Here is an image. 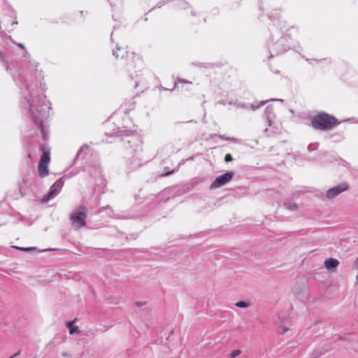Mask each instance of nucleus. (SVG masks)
I'll use <instances>...</instances> for the list:
<instances>
[{"instance_id":"6e6552de","label":"nucleus","mask_w":358,"mask_h":358,"mask_svg":"<svg viewBox=\"0 0 358 358\" xmlns=\"http://www.w3.org/2000/svg\"><path fill=\"white\" fill-rule=\"evenodd\" d=\"M349 185L346 182H341L338 185L333 187L327 190L326 196L329 199H333L341 193L349 189Z\"/></svg>"},{"instance_id":"58836bf2","label":"nucleus","mask_w":358,"mask_h":358,"mask_svg":"<svg viewBox=\"0 0 358 358\" xmlns=\"http://www.w3.org/2000/svg\"><path fill=\"white\" fill-rule=\"evenodd\" d=\"M311 358H318V356H314V354H313Z\"/></svg>"},{"instance_id":"7c9ffc66","label":"nucleus","mask_w":358,"mask_h":358,"mask_svg":"<svg viewBox=\"0 0 358 358\" xmlns=\"http://www.w3.org/2000/svg\"><path fill=\"white\" fill-rule=\"evenodd\" d=\"M354 267L358 270V257L354 262Z\"/></svg>"},{"instance_id":"7ed1b4c3","label":"nucleus","mask_w":358,"mask_h":358,"mask_svg":"<svg viewBox=\"0 0 358 358\" xmlns=\"http://www.w3.org/2000/svg\"><path fill=\"white\" fill-rule=\"evenodd\" d=\"M87 213V208L83 205H80L72 211L70 220L75 229H80L86 225Z\"/></svg>"},{"instance_id":"dca6fc26","label":"nucleus","mask_w":358,"mask_h":358,"mask_svg":"<svg viewBox=\"0 0 358 358\" xmlns=\"http://www.w3.org/2000/svg\"><path fill=\"white\" fill-rule=\"evenodd\" d=\"M85 149L86 150L88 149L87 146L83 145V146L80 148V149L78 151L77 155L76 156L75 160H78L80 157H82V158L85 157Z\"/></svg>"},{"instance_id":"37998d69","label":"nucleus","mask_w":358,"mask_h":358,"mask_svg":"<svg viewBox=\"0 0 358 358\" xmlns=\"http://www.w3.org/2000/svg\"><path fill=\"white\" fill-rule=\"evenodd\" d=\"M173 334V331L172 330L170 333V334Z\"/></svg>"},{"instance_id":"cd10ccee","label":"nucleus","mask_w":358,"mask_h":358,"mask_svg":"<svg viewBox=\"0 0 358 358\" xmlns=\"http://www.w3.org/2000/svg\"><path fill=\"white\" fill-rule=\"evenodd\" d=\"M287 331H288V328H287L285 327H281L280 333L282 334H285Z\"/></svg>"},{"instance_id":"f03ea898","label":"nucleus","mask_w":358,"mask_h":358,"mask_svg":"<svg viewBox=\"0 0 358 358\" xmlns=\"http://www.w3.org/2000/svg\"><path fill=\"white\" fill-rule=\"evenodd\" d=\"M341 122L334 115L325 112H320L311 120L310 125L319 131H329L338 125Z\"/></svg>"},{"instance_id":"393cba45","label":"nucleus","mask_w":358,"mask_h":358,"mask_svg":"<svg viewBox=\"0 0 358 358\" xmlns=\"http://www.w3.org/2000/svg\"><path fill=\"white\" fill-rule=\"evenodd\" d=\"M227 141H232V142H234V143H241V140L236 138V137H229L227 138Z\"/></svg>"},{"instance_id":"5701e85b","label":"nucleus","mask_w":358,"mask_h":358,"mask_svg":"<svg viewBox=\"0 0 358 358\" xmlns=\"http://www.w3.org/2000/svg\"><path fill=\"white\" fill-rule=\"evenodd\" d=\"M278 26L280 27V29H282L285 28V22H280L278 21L277 24L275 23H273V27Z\"/></svg>"},{"instance_id":"20e7f679","label":"nucleus","mask_w":358,"mask_h":358,"mask_svg":"<svg viewBox=\"0 0 358 358\" xmlns=\"http://www.w3.org/2000/svg\"><path fill=\"white\" fill-rule=\"evenodd\" d=\"M273 31V29L271 28V41H272L271 42V43L268 45L269 52H270L269 58L274 57V55L281 54V53L287 51V46H285L283 44L284 40H283L282 37L281 36L282 33H280L278 34V36H280V38L279 40H278L276 42H274Z\"/></svg>"},{"instance_id":"f704fd0d","label":"nucleus","mask_w":358,"mask_h":358,"mask_svg":"<svg viewBox=\"0 0 358 358\" xmlns=\"http://www.w3.org/2000/svg\"><path fill=\"white\" fill-rule=\"evenodd\" d=\"M220 138L222 140H225V141H227V136H224V135H221L220 136Z\"/></svg>"},{"instance_id":"c85d7f7f","label":"nucleus","mask_w":358,"mask_h":358,"mask_svg":"<svg viewBox=\"0 0 358 358\" xmlns=\"http://www.w3.org/2000/svg\"><path fill=\"white\" fill-rule=\"evenodd\" d=\"M145 304V301H137L136 303V305L138 307H141V306H143Z\"/></svg>"},{"instance_id":"ddd939ff","label":"nucleus","mask_w":358,"mask_h":358,"mask_svg":"<svg viewBox=\"0 0 358 358\" xmlns=\"http://www.w3.org/2000/svg\"><path fill=\"white\" fill-rule=\"evenodd\" d=\"M38 170L41 178L45 177L49 174L48 164L39 162Z\"/></svg>"},{"instance_id":"a19ab883","label":"nucleus","mask_w":358,"mask_h":358,"mask_svg":"<svg viewBox=\"0 0 358 358\" xmlns=\"http://www.w3.org/2000/svg\"><path fill=\"white\" fill-rule=\"evenodd\" d=\"M193 122L192 120H189V121H187L186 122L188 123V122Z\"/></svg>"},{"instance_id":"f257e3e1","label":"nucleus","mask_w":358,"mask_h":358,"mask_svg":"<svg viewBox=\"0 0 358 358\" xmlns=\"http://www.w3.org/2000/svg\"><path fill=\"white\" fill-rule=\"evenodd\" d=\"M24 86L29 94V98L24 96L27 107L32 116L33 120L36 125L38 126L42 134L44 141L48 140V134L46 131L44 125V121L49 116V110L51 108L50 103L46 99L45 96L35 95L33 90L30 88V84L26 78H24L21 74L20 75Z\"/></svg>"},{"instance_id":"39448f33","label":"nucleus","mask_w":358,"mask_h":358,"mask_svg":"<svg viewBox=\"0 0 358 358\" xmlns=\"http://www.w3.org/2000/svg\"><path fill=\"white\" fill-rule=\"evenodd\" d=\"M235 175V172L233 171H227L222 175L217 176L215 180L210 184V189L219 188L229 181H231Z\"/></svg>"},{"instance_id":"423d86ee","label":"nucleus","mask_w":358,"mask_h":358,"mask_svg":"<svg viewBox=\"0 0 358 358\" xmlns=\"http://www.w3.org/2000/svg\"><path fill=\"white\" fill-rule=\"evenodd\" d=\"M124 146L127 150H131L134 152L142 150L140 139L136 136H129L124 139Z\"/></svg>"},{"instance_id":"f3484780","label":"nucleus","mask_w":358,"mask_h":358,"mask_svg":"<svg viewBox=\"0 0 358 358\" xmlns=\"http://www.w3.org/2000/svg\"><path fill=\"white\" fill-rule=\"evenodd\" d=\"M250 305V303L244 301H240L235 303L236 306H237L238 308H246L249 307Z\"/></svg>"},{"instance_id":"f8f14e48","label":"nucleus","mask_w":358,"mask_h":358,"mask_svg":"<svg viewBox=\"0 0 358 358\" xmlns=\"http://www.w3.org/2000/svg\"><path fill=\"white\" fill-rule=\"evenodd\" d=\"M339 265V262L338 259L334 258H329L325 260L324 266L328 270H333L336 268Z\"/></svg>"},{"instance_id":"4be33fe9","label":"nucleus","mask_w":358,"mask_h":358,"mask_svg":"<svg viewBox=\"0 0 358 358\" xmlns=\"http://www.w3.org/2000/svg\"><path fill=\"white\" fill-rule=\"evenodd\" d=\"M240 350H235L230 354V358H235L236 357L238 356L241 354Z\"/></svg>"},{"instance_id":"aec40b11","label":"nucleus","mask_w":358,"mask_h":358,"mask_svg":"<svg viewBox=\"0 0 358 358\" xmlns=\"http://www.w3.org/2000/svg\"><path fill=\"white\" fill-rule=\"evenodd\" d=\"M15 248L17 249V250H22V251H26V252H28V251H32V250H37V248L36 247H28V248H22V247H15Z\"/></svg>"},{"instance_id":"473e14b6","label":"nucleus","mask_w":358,"mask_h":358,"mask_svg":"<svg viewBox=\"0 0 358 358\" xmlns=\"http://www.w3.org/2000/svg\"><path fill=\"white\" fill-rule=\"evenodd\" d=\"M347 337H348V335H345V336H339V337H338V339H339V340L347 341Z\"/></svg>"},{"instance_id":"a18cd8bd","label":"nucleus","mask_w":358,"mask_h":358,"mask_svg":"<svg viewBox=\"0 0 358 358\" xmlns=\"http://www.w3.org/2000/svg\"><path fill=\"white\" fill-rule=\"evenodd\" d=\"M34 358H36V357H34Z\"/></svg>"},{"instance_id":"a211bd4d","label":"nucleus","mask_w":358,"mask_h":358,"mask_svg":"<svg viewBox=\"0 0 358 358\" xmlns=\"http://www.w3.org/2000/svg\"><path fill=\"white\" fill-rule=\"evenodd\" d=\"M118 52H124V50L123 49H122L118 45H117L115 50H113V55L116 59L120 57V55H119Z\"/></svg>"},{"instance_id":"9d476101","label":"nucleus","mask_w":358,"mask_h":358,"mask_svg":"<svg viewBox=\"0 0 358 358\" xmlns=\"http://www.w3.org/2000/svg\"><path fill=\"white\" fill-rule=\"evenodd\" d=\"M124 53L126 55V65L128 67H135V65L134 64L135 63V58L136 55L134 52L128 53V52L124 51ZM120 57L123 59L124 57V52H119Z\"/></svg>"},{"instance_id":"a878e982","label":"nucleus","mask_w":358,"mask_h":358,"mask_svg":"<svg viewBox=\"0 0 358 358\" xmlns=\"http://www.w3.org/2000/svg\"><path fill=\"white\" fill-rule=\"evenodd\" d=\"M224 161L226 162H229L233 161V157L230 154H227L224 157Z\"/></svg>"},{"instance_id":"ea45409f","label":"nucleus","mask_w":358,"mask_h":358,"mask_svg":"<svg viewBox=\"0 0 358 358\" xmlns=\"http://www.w3.org/2000/svg\"><path fill=\"white\" fill-rule=\"evenodd\" d=\"M17 24V21H16V20L13 21V23H12V24Z\"/></svg>"},{"instance_id":"6ab92c4d","label":"nucleus","mask_w":358,"mask_h":358,"mask_svg":"<svg viewBox=\"0 0 358 358\" xmlns=\"http://www.w3.org/2000/svg\"><path fill=\"white\" fill-rule=\"evenodd\" d=\"M0 62H1L6 66L7 71H9V65L6 59H5L3 52L0 50Z\"/></svg>"},{"instance_id":"79ce46f5","label":"nucleus","mask_w":358,"mask_h":358,"mask_svg":"<svg viewBox=\"0 0 358 358\" xmlns=\"http://www.w3.org/2000/svg\"><path fill=\"white\" fill-rule=\"evenodd\" d=\"M356 279H357V280L358 281V274H357V276H356Z\"/></svg>"},{"instance_id":"72a5a7b5","label":"nucleus","mask_w":358,"mask_h":358,"mask_svg":"<svg viewBox=\"0 0 358 358\" xmlns=\"http://www.w3.org/2000/svg\"><path fill=\"white\" fill-rule=\"evenodd\" d=\"M164 4H165V3H164V2H161V1H160V2H159V3L157 4V6H157V8H161V7H162L163 5H164Z\"/></svg>"},{"instance_id":"bb28decb","label":"nucleus","mask_w":358,"mask_h":358,"mask_svg":"<svg viewBox=\"0 0 358 358\" xmlns=\"http://www.w3.org/2000/svg\"><path fill=\"white\" fill-rule=\"evenodd\" d=\"M265 103H266V101H262V102L260 103V104L257 105V106H255V105L252 104V108L253 110H255V109H257V108H259V107H260V106L264 105Z\"/></svg>"},{"instance_id":"2eb2a0df","label":"nucleus","mask_w":358,"mask_h":358,"mask_svg":"<svg viewBox=\"0 0 358 358\" xmlns=\"http://www.w3.org/2000/svg\"><path fill=\"white\" fill-rule=\"evenodd\" d=\"M74 321H71V322H69L67 323V327L69 328V334L71 335H73L76 333H78L79 332V328L78 326H74L73 324Z\"/></svg>"},{"instance_id":"1a4fd4ad","label":"nucleus","mask_w":358,"mask_h":358,"mask_svg":"<svg viewBox=\"0 0 358 358\" xmlns=\"http://www.w3.org/2000/svg\"><path fill=\"white\" fill-rule=\"evenodd\" d=\"M39 150L42 152L39 162L45 164H48L50 161V148L45 143L40 144Z\"/></svg>"},{"instance_id":"c756f323","label":"nucleus","mask_w":358,"mask_h":358,"mask_svg":"<svg viewBox=\"0 0 358 358\" xmlns=\"http://www.w3.org/2000/svg\"><path fill=\"white\" fill-rule=\"evenodd\" d=\"M21 350H18L16 353H15L13 355L10 356L9 358H15L20 355Z\"/></svg>"},{"instance_id":"2f4dec72","label":"nucleus","mask_w":358,"mask_h":358,"mask_svg":"<svg viewBox=\"0 0 358 358\" xmlns=\"http://www.w3.org/2000/svg\"><path fill=\"white\" fill-rule=\"evenodd\" d=\"M173 172H174V171H171L170 172H167V173H163V174H162V176H164H164H168L172 174Z\"/></svg>"},{"instance_id":"e433bc0d","label":"nucleus","mask_w":358,"mask_h":358,"mask_svg":"<svg viewBox=\"0 0 358 358\" xmlns=\"http://www.w3.org/2000/svg\"><path fill=\"white\" fill-rule=\"evenodd\" d=\"M182 8H185V6H187V5H188V3H187V2L182 1Z\"/></svg>"},{"instance_id":"4c0bfd02","label":"nucleus","mask_w":358,"mask_h":358,"mask_svg":"<svg viewBox=\"0 0 358 358\" xmlns=\"http://www.w3.org/2000/svg\"><path fill=\"white\" fill-rule=\"evenodd\" d=\"M272 17H273V13H271V15H269V18H270V19H272Z\"/></svg>"},{"instance_id":"4468645a","label":"nucleus","mask_w":358,"mask_h":358,"mask_svg":"<svg viewBox=\"0 0 358 358\" xmlns=\"http://www.w3.org/2000/svg\"><path fill=\"white\" fill-rule=\"evenodd\" d=\"M283 206H285V208L292 211H294L298 209L297 204L295 202L292 201L290 199H285L283 202Z\"/></svg>"},{"instance_id":"c9c22d12","label":"nucleus","mask_w":358,"mask_h":358,"mask_svg":"<svg viewBox=\"0 0 358 358\" xmlns=\"http://www.w3.org/2000/svg\"><path fill=\"white\" fill-rule=\"evenodd\" d=\"M18 47H20L22 49H24V45L22 43H18Z\"/></svg>"},{"instance_id":"c03bdc74","label":"nucleus","mask_w":358,"mask_h":358,"mask_svg":"<svg viewBox=\"0 0 358 358\" xmlns=\"http://www.w3.org/2000/svg\"><path fill=\"white\" fill-rule=\"evenodd\" d=\"M113 33L112 32L111 33V36H110L111 38L113 37Z\"/></svg>"},{"instance_id":"9b49d317","label":"nucleus","mask_w":358,"mask_h":358,"mask_svg":"<svg viewBox=\"0 0 358 358\" xmlns=\"http://www.w3.org/2000/svg\"><path fill=\"white\" fill-rule=\"evenodd\" d=\"M265 117L267 120L268 126H271L272 120L275 117L274 113L273 106L272 105H268L264 112Z\"/></svg>"},{"instance_id":"412c9836","label":"nucleus","mask_w":358,"mask_h":358,"mask_svg":"<svg viewBox=\"0 0 358 358\" xmlns=\"http://www.w3.org/2000/svg\"><path fill=\"white\" fill-rule=\"evenodd\" d=\"M178 83H189L192 84L191 81L182 79V78H178L176 82L175 83L174 88H176Z\"/></svg>"},{"instance_id":"b1692460","label":"nucleus","mask_w":358,"mask_h":358,"mask_svg":"<svg viewBox=\"0 0 358 358\" xmlns=\"http://www.w3.org/2000/svg\"><path fill=\"white\" fill-rule=\"evenodd\" d=\"M319 145L318 143H316L315 144H310L308 146V149L309 151H313L314 150H316Z\"/></svg>"},{"instance_id":"0eeeda50","label":"nucleus","mask_w":358,"mask_h":358,"mask_svg":"<svg viewBox=\"0 0 358 358\" xmlns=\"http://www.w3.org/2000/svg\"><path fill=\"white\" fill-rule=\"evenodd\" d=\"M63 185L64 181L62 178L56 180L55 183L51 186L48 193L43 197V201L48 202L50 199L55 197L62 190Z\"/></svg>"}]
</instances>
